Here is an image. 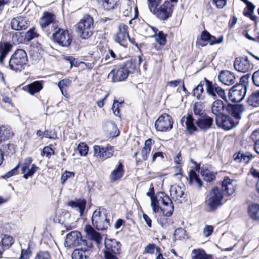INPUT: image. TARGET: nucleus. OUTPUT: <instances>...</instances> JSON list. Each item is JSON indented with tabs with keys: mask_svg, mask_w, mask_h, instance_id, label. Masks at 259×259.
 <instances>
[{
	"mask_svg": "<svg viewBox=\"0 0 259 259\" xmlns=\"http://www.w3.org/2000/svg\"><path fill=\"white\" fill-rule=\"evenodd\" d=\"M171 199L178 203H181L184 200V192L178 185H172L170 188Z\"/></svg>",
	"mask_w": 259,
	"mask_h": 259,
	"instance_id": "nucleus-23",
	"label": "nucleus"
},
{
	"mask_svg": "<svg viewBox=\"0 0 259 259\" xmlns=\"http://www.w3.org/2000/svg\"><path fill=\"white\" fill-rule=\"evenodd\" d=\"M166 216H162L158 219L157 222L160 226L164 229H166L168 227L169 224L168 220V219L165 218Z\"/></svg>",
	"mask_w": 259,
	"mask_h": 259,
	"instance_id": "nucleus-53",
	"label": "nucleus"
},
{
	"mask_svg": "<svg viewBox=\"0 0 259 259\" xmlns=\"http://www.w3.org/2000/svg\"><path fill=\"white\" fill-rule=\"evenodd\" d=\"M54 40L63 47L69 46L71 41L72 38L68 31L59 28L53 34Z\"/></svg>",
	"mask_w": 259,
	"mask_h": 259,
	"instance_id": "nucleus-12",
	"label": "nucleus"
},
{
	"mask_svg": "<svg viewBox=\"0 0 259 259\" xmlns=\"http://www.w3.org/2000/svg\"><path fill=\"white\" fill-rule=\"evenodd\" d=\"M14 243V239L12 236L5 235L2 239L0 244L4 250L8 249Z\"/></svg>",
	"mask_w": 259,
	"mask_h": 259,
	"instance_id": "nucleus-41",
	"label": "nucleus"
},
{
	"mask_svg": "<svg viewBox=\"0 0 259 259\" xmlns=\"http://www.w3.org/2000/svg\"><path fill=\"white\" fill-rule=\"evenodd\" d=\"M163 215L166 217H170L172 215L174 211V206L172 204H169L164 206L163 208H161Z\"/></svg>",
	"mask_w": 259,
	"mask_h": 259,
	"instance_id": "nucleus-45",
	"label": "nucleus"
},
{
	"mask_svg": "<svg viewBox=\"0 0 259 259\" xmlns=\"http://www.w3.org/2000/svg\"><path fill=\"white\" fill-rule=\"evenodd\" d=\"M189 177V183L190 185H194L199 188L202 186V182L194 170L192 169L190 171Z\"/></svg>",
	"mask_w": 259,
	"mask_h": 259,
	"instance_id": "nucleus-31",
	"label": "nucleus"
},
{
	"mask_svg": "<svg viewBox=\"0 0 259 259\" xmlns=\"http://www.w3.org/2000/svg\"><path fill=\"white\" fill-rule=\"evenodd\" d=\"M228 0H213L212 4L215 6L218 9H222L226 5Z\"/></svg>",
	"mask_w": 259,
	"mask_h": 259,
	"instance_id": "nucleus-56",
	"label": "nucleus"
},
{
	"mask_svg": "<svg viewBox=\"0 0 259 259\" xmlns=\"http://www.w3.org/2000/svg\"><path fill=\"white\" fill-rule=\"evenodd\" d=\"M68 205L75 209L80 213V215H82L86 205V201L84 200H77L75 201H71L68 202Z\"/></svg>",
	"mask_w": 259,
	"mask_h": 259,
	"instance_id": "nucleus-28",
	"label": "nucleus"
},
{
	"mask_svg": "<svg viewBox=\"0 0 259 259\" xmlns=\"http://www.w3.org/2000/svg\"><path fill=\"white\" fill-rule=\"evenodd\" d=\"M91 243V240H83L80 232L73 231L69 233L65 240V245L68 247H73L80 245L83 246L88 245V244Z\"/></svg>",
	"mask_w": 259,
	"mask_h": 259,
	"instance_id": "nucleus-9",
	"label": "nucleus"
},
{
	"mask_svg": "<svg viewBox=\"0 0 259 259\" xmlns=\"http://www.w3.org/2000/svg\"><path fill=\"white\" fill-rule=\"evenodd\" d=\"M211 108L212 113L215 116H221L224 114V112L226 109L224 102L221 100L214 101L212 104Z\"/></svg>",
	"mask_w": 259,
	"mask_h": 259,
	"instance_id": "nucleus-25",
	"label": "nucleus"
},
{
	"mask_svg": "<svg viewBox=\"0 0 259 259\" xmlns=\"http://www.w3.org/2000/svg\"><path fill=\"white\" fill-rule=\"evenodd\" d=\"M250 139L254 144L259 142V128L255 130L250 135Z\"/></svg>",
	"mask_w": 259,
	"mask_h": 259,
	"instance_id": "nucleus-63",
	"label": "nucleus"
},
{
	"mask_svg": "<svg viewBox=\"0 0 259 259\" xmlns=\"http://www.w3.org/2000/svg\"><path fill=\"white\" fill-rule=\"evenodd\" d=\"M19 167V164H18L16 167L11 169L10 171L6 173L3 177L4 178H9L16 175L17 172Z\"/></svg>",
	"mask_w": 259,
	"mask_h": 259,
	"instance_id": "nucleus-62",
	"label": "nucleus"
},
{
	"mask_svg": "<svg viewBox=\"0 0 259 259\" xmlns=\"http://www.w3.org/2000/svg\"><path fill=\"white\" fill-rule=\"evenodd\" d=\"M42 89V85L39 81H36L28 85V90L31 95L39 92Z\"/></svg>",
	"mask_w": 259,
	"mask_h": 259,
	"instance_id": "nucleus-38",
	"label": "nucleus"
},
{
	"mask_svg": "<svg viewBox=\"0 0 259 259\" xmlns=\"http://www.w3.org/2000/svg\"><path fill=\"white\" fill-rule=\"evenodd\" d=\"M204 82L206 86V92L208 95L213 100L220 98L225 101H227L226 92L222 87L216 83L204 78Z\"/></svg>",
	"mask_w": 259,
	"mask_h": 259,
	"instance_id": "nucleus-7",
	"label": "nucleus"
},
{
	"mask_svg": "<svg viewBox=\"0 0 259 259\" xmlns=\"http://www.w3.org/2000/svg\"><path fill=\"white\" fill-rule=\"evenodd\" d=\"M33 159L31 157H28L24 159V163L21 167V170L22 172H25L28 169V167L31 164Z\"/></svg>",
	"mask_w": 259,
	"mask_h": 259,
	"instance_id": "nucleus-50",
	"label": "nucleus"
},
{
	"mask_svg": "<svg viewBox=\"0 0 259 259\" xmlns=\"http://www.w3.org/2000/svg\"><path fill=\"white\" fill-rule=\"evenodd\" d=\"M223 40L224 37L223 36H221L219 38H216L215 36L211 35L208 41L210 43V45H213L214 44L222 43L223 42Z\"/></svg>",
	"mask_w": 259,
	"mask_h": 259,
	"instance_id": "nucleus-54",
	"label": "nucleus"
},
{
	"mask_svg": "<svg viewBox=\"0 0 259 259\" xmlns=\"http://www.w3.org/2000/svg\"><path fill=\"white\" fill-rule=\"evenodd\" d=\"M54 154V151L52 148L49 146H46L44 148L42 151L41 153V155H45L47 157L50 158L51 155H53Z\"/></svg>",
	"mask_w": 259,
	"mask_h": 259,
	"instance_id": "nucleus-52",
	"label": "nucleus"
},
{
	"mask_svg": "<svg viewBox=\"0 0 259 259\" xmlns=\"http://www.w3.org/2000/svg\"><path fill=\"white\" fill-rule=\"evenodd\" d=\"M84 231L90 239L96 242L97 244L101 243L102 237L100 234L96 231L91 225H86Z\"/></svg>",
	"mask_w": 259,
	"mask_h": 259,
	"instance_id": "nucleus-26",
	"label": "nucleus"
},
{
	"mask_svg": "<svg viewBox=\"0 0 259 259\" xmlns=\"http://www.w3.org/2000/svg\"><path fill=\"white\" fill-rule=\"evenodd\" d=\"M250 173L254 177L258 178V180L256 183V189L257 190V192L259 193V170H257L256 169H254L253 168H252L250 170Z\"/></svg>",
	"mask_w": 259,
	"mask_h": 259,
	"instance_id": "nucleus-60",
	"label": "nucleus"
},
{
	"mask_svg": "<svg viewBox=\"0 0 259 259\" xmlns=\"http://www.w3.org/2000/svg\"><path fill=\"white\" fill-rule=\"evenodd\" d=\"M205 83L203 81L200 82L193 89V96L198 100H202L203 99V93L204 92L203 85Z\"/></svg>",
	"mask_w": 259,
	"mask_h": 259,
	"instance_id": "nucleus-36",
	"label": "nucleus"
},
{
	"mask_svg": "<svg viewBox=\"0 0 259 259\" xmlns=\"http://www.w3.org/2000/svg\"><path fill=\"white\" fill-rule=\"evenodd\" d=\"M213 227L211 225H206L203 229V235L207 237L209 236L213 231Z\"/></svg>",
	"mask_w": 259,
	"mask_h": 259,
	"instance_id": "nucleus-57",
	"label": "nucleus"
},
{
	"mask_svg": "<svg viewBox=\"0 0 259 259\" xmlns=\"http://www.w3.org/2000/svg\"><path fill=\"white\" fill-rule=\"evenodd\" d=\"M128 27L123 23L120 24L118 26V31L114 37L115 42L121 46L125 47L127 37H128Z\"/></svg>",
	"mask_w": 259,
	"mask_h": 259,
	"instance_id": "nucleus-15",
	"label": "nucleus"
},
{
	"mask_svg": "<svg viewBox=\"0 0 259 259\" xmlns=\"http://www.w3.org/2000/svg\"><path fill=\"white\" fill-rule=\"evenodd\" d=\"M94 21L89 15H84L77 23V32L82 39H88L93 34Z\"/></svg>",
	"mask_w": 259,
	"mask_h": 259,
	"instance_id": "nucleus-4",
	"label": "nucleus"
},
{
	"mask_svg": "<svg viewBox=\"0 0 259 259\" xmlns=\"http://www.w3.org/2000/svg\"><path fill=\"white\" fill-rule=\"evenodd\" d=\"M39 24L42 29L47 31L48 34L56 29L58 27V22L56 20L54 14L50 12H44L39 20Z\"/></svg>",
	"mask_w": 259,
	"mask_h": 259,
	"instance_id": "nucleus-8",
	"label": "nucleus"
},
{
	"mask_svg": "<svg viewBox=\"0 0 259 259\" xmlns=\"http://www.w3.org/2000/svg\"><path fill=\"white\" fill-rule=\"evenodd\" d=\"M246 92L247 87L245 84L242 83L236 84L230 90L229 98L232 102H240L244 98Z\"/></svg>",
	"mask_w": 259,
	"mask_h": 259,
	"instance_id": "nucleus-10",
	"label": "nucleus"
},
{
	"mask_svg": "<svg viewBox=\"0 0 259 259\" xmlns=\"http://www.w3.org/2000/svg\"><path fill=\"white\" fill-rule=\"evenodd\" d=\"M192 259H213L206 254L203 249H194L191 253Z\"/></svg>",
	"mask_w": 259,
	"mask_h": 259,
	"instance_id": "nucleus-32",
	"label": "nucleus"
},
{
	"mask_svg": "<svg viewBox=\"0 0 259 259\" xmlns=\"http://www.w3.org/2000/svg\"><path fill=\"white\" fill-rule=\"evenodd\" d=\"M93 225L98 230L107 229L110 226L109 220L107 218L106 211L104 209H97L92 215Z\"/></svg>",
	"mask_w": 259,
	"mask_h": 259,
	"instance_id": "nucleus-5",
	"label": "nucleus"
},
{
	"mask_svg": "<svg viewBox=\"0 0 259 259\" xmlns=\"http://www.w3.org/2000/svg\"><path fill=\"white\" fill-rule=\"evenodd\" d=\"M215 119L217 125L225 130L232 128L238 123V121L234 120L230 116L224 114L221 116H215Z\"/></svg>",
	"mask_w": 259,
	"mask_h": 259,
	"instance_id": "nucleus-14",
	"label": "nucleus"
},
{
	"mask_svg": "<svg viewBox=\"0 0 259 259\" xmlns=\"http://www.w3.org/2000/svg\"><path fill=\"white\" fill-rule=\"evenodd\" d=\"M148 7L151 12L161 20H165L172 14L173 5L169 2H165L164 4L156 9L161 0H147Z\"/></svg>",
	"mask_w": 259,
	"mask_h": 259,
	"instance_id": "nucleus-3",
	"label": "nucleus"
},
{
	"mask_svg": "<svg viewBox=\"0 0 259 259\" xmlns=\"http://www.w3.org/2000/svg\"><path fill=\"white\" fill-rule=\"evenodd\" d=\"M70 83L71 80L68 79H63L61 80L58 83V86L62 94L66 97H68V94L65 88L68 87Z\"/></svg>",
	"mask_w": 259,
	"mask_h": 259,
	"instance_id": "nucleus-40",
	"label": "nucleus"
},
{
	"mask_svg": "<svg viewBox=\"0 0 259 259\" xmlns=\"http://www.w3.org/2000/svg\"><path fill=\"white\" fill-rule=\"evenodd\" d=\"M246 8L247 9V11L244 10L243 12L244 15H250V13H253L254 9L255 8L254 6L253 5L252 3L251 2H249L248 3L246 4Z\"/></svg>",
	"mask_w": 259,
	"mask_h": 259,
	"instance_id": "nucleus-61",
	"label": "nucleus"
},
{
	"mask_svg": "<svg viewBox=\"0 0 259 259\" xmlns=\"http://www.w3.org/2000/svg\"><path fill=\"white\" fill-rule=\"evenodd\" d=\"M156 248L157 252H159L160 248L156 246L154 244H149L145 247V252L149 254H153L154 253V250Z\"/></svg>",
	"mask_w": 259,
	"mask_h": 259,
	"instance_id": "nucleus-48",
	"label": "nucleus"
},
{
	"mask_svg": "<svg viewBox=\"0 0 259 259\" xmlns=\"http://www.w3.org/2000/svg\"><path fill=\"white\" fill-rule=\"evenodd\" d=\"M174 121L171 116L164 113L161 115L155 122V127L157 131L166 132L173 127Z\"/></svg>",
	"mask_w": 259,
	"mask_h": 259,
	"instance_id": "nucleus-11",
	"label": "nucleus"
},
{
	"mask_svg": "<svg viewBox=\"0 0 259 259\" xmlns=\"http://www.w3.org/2000/svg\"><path fill=\"white\" fill-rule=\"evenodd\" d=\"M235 181L226 177L222 184V192L223 195L230 196L235 191Z\"/></svg>",
	"mask_w": 259,
	"mask_h": 259,
	"instance_id": "nucleus-19",
	"label": "nucleus"
},
{
	"mask_svg": "<svg viewBox=\"0 0 259 259\" xmlns=\"http://www.w3.org/2000/svg\"><path fill=\"white\" fill-rule=\"evenodd\" d=\"M252 79L253 83L259 87V70L254 72L252 76Z\"/></svg>",
	"mask_w": 259,
	"mask_h": 259,
	"instance_id": "nucleus-64",
	"label": "nucleus"
},
{
	"mask_svg": "<svg viewBox=\"0 0 259 259\" xmlns=\"http://www.w3.org/2000/svg\"><path fill=\"white\" fill-rule=\"evenodd\" d=\"M94 148V155L97 158L104 159L103 146L101 145H95Z\"/></svg>",
	"mask_w": 259,
	"mask_h": 259,
	"instance_id": "nucleus-44",
	"label": "nucleus"
},
{
	"mask_svg": "<svg viewBox=\"0 0 259 259\" xmlns=\"http://www.w3.org/2000/svg\"><path fill=\"white\" fill-rule=\"evenodd\" d=\"M124 172L123 165L121 162H119L110 175L111 182H114L120 179L123 176Z\"/></svg>",
	"mask_w": 259,
	"mask_h": 259,
	"instance_id": "nucleus-24",
	"label": "nucleus"
},
{
	"mask_svg": "<svg viewBox=\"0 0 259 259\" xmlns=\"http://www.w3.org/2000/svg\"><path fill=\"white\" fill-rule=\"evenodd\" d=\"M253 155L250 152H246L245 153L238 152L234 155V158L235 161L238 162H243L247 163L249 161L253 158Z\"/></svg>",
	"mask_w": 259,
	"mask_h": 259,
	"instance_id": "nucleus-29",
	"label": "nucleus"
},
{
	"mask_svg": "<svg viewBox=\"0 0 259 259\" xmlns=\"http://www.w3.org/2000/svg\"><path fill=\"white\" fill-rule=\"evenodd\" d=\"M146 35L148 37H153L156 35L157 33L158 30L152 26H147L145 28Z\"/></svg>",
	"mask_w": 259,
	"mask_h": 259,
	"instance_id": "nucleus-51",
	"label": "nucleus"
},
{
	"mask_svg": "<svg viewBox=\"0 0 259 259\" xmlns=\"http://www.w3.org/2000/svg\"><path fill=\"white\" fill-rule=\"evenodd\" d=\"M226 110L230 113L236 121H239L241 118L242 113L244 110V107L241 104H228Z\"/></svg>",
	"mask_w": 259,
	"mask_h": 259,
	"instance_id": "nucleus-22",
	"label": "nucleus"
},
{
	"mask_svg": "<svg viewBox=\"0 0 259 259\" xmlns=\"http://www.w3.org/2000/svg\"><path fill=\"white\" fill-rule=\"evenodd\" d=\"M247 104L252 107H257L259 106V91L252 93L248 98L247 100Z\"/></svg>",
	"mask_w": 259,
	"mask_h": 259,
	"instance_id": "nucleus-37",
	"label": "nucleus"
},
{
	"mask_svg": "<svg viewBox=\"0 0 259 259\" xmlns=\"http://www.w3.org/2000/svg\"><path fill=\"white\" fill-rule=\"evenodd\" d=\"M105 250L104 253H112L120 254L121 244L115 239H106L105 240Z\"/></svg>",
	"mask_w": 259,
	"mask_h": 259,
	"instance_id": "nucleus-16",
	"label": "nucleus"
},
{
	"mask_svg": "<svg viewBox=\"0 0 259 259\" xmlns=\"http://www.w3.org/2000/svg\"><path fill=\"white\" fill-rule=\"evenodd\" d=\"M28 62L26 52L22 49H17L12 55L9 62V68L16 72H20L27 66Z\"/></svg>",
	"mask_w": 259,
	"mask_h": 259,
	"instance_id": "nucleus-2",
	"label": "nucleus"
},
{
	"mask_svg": "<svg viewBox=\"0 0 259 259\" xmlns=\"http://www.w3.org/2000/svg\"><path fill=\"white\" fill-rule=\"evenodd\" d=\"M234 66L237 71L245 73L253 70L254 65L247 57H239L235 59Z\"/></svg>",
	"mask_w": 259,
	"mask_h": 259,
	"instance_id": "nucleus-13",
	"label": "nucleus"
},
{
	"mask_svg": "<svg viewBox=\"0 0 259 259\" xmlns=\"http://www.w3.org/2000/svg\"><path fill=\"white\" fill-rule=\"evenodd\" d=\"M13 45L9 42H0V64H2L5 58L11 52Z\"/></svg>",
	"mask_w": 259,
	"mask_h": 259,
	"instance_id": "nucleus-27",
	"label": "nucleus"
},
{
	"mask_svg": "<svg viewBox=\"0 0 259 259\" xmlns=\"http://www.w3.org/2000/svg\"><path fill=\"white\" fill-rule=\"evenodd\" d=\"M37 36V33L33 29H30L25 35V39L27 41H31Z\"/></svg>",
	"mask_w": 259,
	"mask_h": 259,
	"instance_id": "nucleus-59",
	"label": "nucleus"
},
{
	"mask_svg": "<svg viewBox=\"0 0 259 259\" xmlns=\"http://www.w3.org/2000/svg\"><path fill=\"white\" fill-rule=\"evenodd\" d=\"M250 217L254 220H259V204H252L248 208Z\"/></svg>",
	"mask_w": 259,
	"mask_h": 259,
	"instance_id": "nucleus-34",
	"label": "nucleus"
},
{
	"mask_svg": "<svg viewBox=\"0 0 259 259\" xmlns=\"http://www.w3.org/2000/svg\"><path fill=\"white\" fill-rule=\"evenodd\" d=\"M195 118L193 117L192 115L189 114L186 117V125L188 132L189 134H192L198 131V126L194 122Z\"/></svg>",
	"mask_w": 259,
	"mask_h": 259,
	"instance_id": "nucleus-30",
	"label": "nucleus"
},
{
	"mask_svg": "<svg viewBox=\"0 0 259 259\" xmlns=\"http://www.w3.org/2000/svg\"><path fill=\"white\" fill-rule=\"evenodd\" d=\"M91 247L92 242L88 244V245H84L80 248L75 249L72 253V258L89 259Z\"/></svg>",
	"mask_w": 259,
	"mask_h": 259,
	"instance_id": "nucleus-18",
	"label": "nucleus"
},
{
	"mask_svg": "<svg viewBox=\"0 0 259 259\" xmlns=\"http://www.w3.org/2000/svg\"><path fill=\"white\" fill-rule=\"evenodd\" d=\"M78 150L81 156H85L88 152L89 147L86 144L81 143L78 145Z\"/></svg>",
	"mask_w": 259,
	"mask_h": 259,
	"instance_id": "nucleus-49",
	"label": "nucleus"
},
{
	"mask_svg": "<svg viewBox=\"0 0 259 259\" xmlns=\"http://www.w3.org/2000/svg\"><path fill=\"white\" fill-rule=\"evenodd\" d=\"M51 256L48 251H40L35 256V259H50Z\"/></svg>",
	"mask_w": 259,
	"mask_h": 259,
	"instance_id": "nucleus-58",
	"label": "nucleus"
},
{
	"mask_svg": "<svg viewBox=\"0 0 259 259\" xmlns=\"http://www.w3.org/2000/svg\"><path fill=\"white\" fill-rule=\"evenodd\" d=\"M38 169V167H37L35 164H31L30 168L29 167L25 172H22V174H24L23 178L25 179H27L29 177H32Z\"/></svg>",
	"mask_w": 259,
	"mask_h": 259,
	"instance_id": "nucleus-43",
	"label": "nucleus"
},
{
	"mask_svg": "<svg viewBox=\"0 0 259 259\" xmlns=\"http://www.w3.org/2000/svg\"><path fill=\"white\" fill-rule=\"evenodd\" d=\"M156 41L160 45H164L166 42L165 35L162 31H159L155 35Z\"/></svg>",
	"mask_w": 259,
	"mask_h": 259,
	"instance_id": "nucleus-47",
	"label": "nucleus"
},
{
	"mask_svg": "<svg viewBox=\"0 0 259 259\" xmlns=\"http://www.w3.org/2000/svg\"><path fill=\"white\" fill-rule=\"evenodd\" d=\"M104 160L107 159L112 156L114 153V148L109 144H107L106 146H103Z\"/></svg>",
	"mask_w": 259,
	"mask_h": 259,
	"instance_id": "nucleus-42",
	"label": "nucleus"
},
{
	"mask_svg": "<svg viewBox=\"0 0 259 259\" xmlns=\"http://www.w3.org/2000/svg\"><path fill=\"white\" fill-rule=\"evenodd\" d=\"M201 173L203 179L206 181L210 182L215 178L214 175L209 170H202Z\"/></svg>",
	"mask_w": 259,
	"mask_h": 259,
	"instance_id": "nucleus-46",
	"label": "nucleus"
},
{
	"mask_svg": "<svg viewBox=\"0 0 259 259\" xmlns=\"http://www.w3.org/2000/svg\"><path fill=\"white\" fill-rule=\"evenodd\" d=\"M160 199L164 206L169 204H172V201L170 198L164 193H161V195L160 196Z\"/></svg>",
	"mask_w": 259,
	"mask_h": 259,
	"instance_id": "nucleus-55",
	"label": "nucleus"
},
{
	"mask_svg": "<svg viewBox=\"0 0 259 259\" xmlns=\"http://www.w3.org/2000/svg\"><path fill=\"white\" fill-rule=\"evenodd\" d=\"M136 69V60L131 59L120 66H116L108 74V78L113 82L126 80L130 74L134 73Z\"/></svg>",
	"mask_w": 259,
	"mask_h": 259,
	"instance_id": "nucleus-1",
	"label": "nucleus"
},
{
	"mask_svg": "<svg viewBox=\"0 0 259 259\" xmlns=\"http://www.w3.org/2000/svg\"><path fill=\"white\" fill-rule=\"evenodd\" d=\"M11 25L12 29L15 30H25L28 27V20L25 17L17 16L12 19Z\"/></svg>",
	"mask_w": 259,
	"mask_h": 259,
	"instance_id": "nucleus-17",
	"label": "nucleus"
},
{
	"mask_svg": "<svg viewBox=\"0 0 259 259\" xmlns=\"http://www.w3.org/2000/svg\"><path fill=\"white\" fill-rule=\"evenodd\" d=\"M13 136L11 128L8 125L0 126V138L2 140H6Z\"/></svg>",
	"mask_w": 259,
	"mask_h": 259,
	"instance_id": "nucleus-35",
	"label": "nucleus"
},
{
	"mask_svg": "<svg viewBox=\"0 0 259 259\" xmlns=\"http://www.w3.org/2000/svg\"><path fill=\"white\" fill-rule=\"evenodd\" d=\"M152 140L149 139L145 141L144 146L141 152V156L144 160L148 159V155L151 150Z\"/></svg>",
	"mask_w": 259,
	"mask_h": 259,
	"instance_id": "nucleus-33",
	"label": "nucleus"
},
{
	"mask_svg": "<svg viewBox=\"0 0 259 259\" xmlns=\"http://www.w3.org/2000/svg\"><path fill=\"white\" fill-rule=\"evenodd\" d=\"M223 198V194L221 190L214 187L208 193L205 203L210 210H213L222 205Z\"/></svg>",
	"mask_w": 259,
	"mask_h": 259,
	"instance_id": "nucleus-6",
	"label": "nucleus"
},
{
	"mask_svg": "<svg viewBox=\"0 0 259 259\" xmlns=\"http://www.w3.org/2000/svg\"><path fill=\"white\" fill-rule=\"evenodd\" d=\"M193 111L195 118L204 116L206 114L205 110L203 109L202 105L200 102L195 103L193 107Z\"/></svg>",
	"mask_w": 259,
	"mask_h": 259,
	"instance_id": "nucleus-39",
	"label": "nucleus"
},
{
	"mask_svg": "<svg viewBox=\"0 0 259 259\" xmlns=\"http://www.w3.org/2000/svg\"><path fill=\"white\" fill-rule=\"evenodd\" d=\"M213 119L207 115L195 118V123L201 131H206L213 124Z\"/></svg>",
	"mask_w": 259,
	"mask_h": 259,
	"instance_id": "nucleus-21",
	"label": "nucleus"
},
{
	"mask_svg": "<svg viewBox=\"0 0 259 259\" xmlns=\"http://www.w3.org/2000/svg\"><path fill=\"white\" fill-rule=\"evenodd\" d=\"M218 80L223 84L231 85L235 83L236 77L235 74L228 70H223L219 73Z\"/></svg>",
	"mask_w": 259,
	"mask_h": 259,
	"instance_id": "nucleus-20",
	"label": "nucleus"
}]
</instances>
